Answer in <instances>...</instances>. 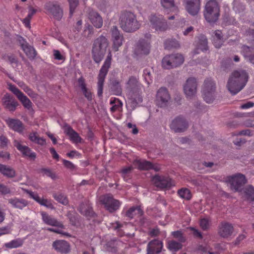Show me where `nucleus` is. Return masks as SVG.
<instances>
[{"label": "nucleus", "mask_w": 254, "mask_h": 254, "mask_svg": "<svg viewBox=\"0 0 254 254\" xmlns=\"http://www.w3.org/2000/svg\"><path fill=\"white\" fill-rule=\"evenodd\" d=\"M22 49L29 58L34 59L36 57V52L33 47L27 45L24 47Z\"/></svg>", "instance_id": "37998d69"}, {"label": "nucleus", "mask_w": 254, "mask_h": 254, "mask_svg": "<svg viewBox=\"0 0 254 254\" xmlns=\"http://www.w3.org/2000/svg\"><path fill=\"white\" fill-rule=\"evenodd\" d=\"M84 34L85 36L90 38L94 34V29L92 26L88 25L84 30Z\"/></svg>", "instance_id": "6e6d98bb"}, {"label": "nucleus", "mask_w": 254, "mask_h": 254, "mask_svg": "<svg viewBox=\"0 0 254 254\" xmlns=\"http://www.w3.org/2000/svg\"><path fill=\"white\" fill-rule=\"evenodd\" d=\"M220 9L218 3L215 0L207 1L205 5L204 16H219Z\"/></svg>", "instance_id": "ddd939ff"}, {"label": "nucleus", "mask_w": 254, "mask_h": 254, "mask_svg": "<svg viewBox=\"0 0 254 254\" xmlns=\"http://www.w3.org/2000/svg\"><path fill=\"white\" fill-rule=\"evenodd\" d=\"M10 192V189L3 184H0V193L6 194Z\"/></svg>", "instance_id": "bf43d9fd"}, {"label": "nucleus", "mask_w": 254, "mask_h": 254, "mask_svg": "<svg viewBox=\"0 0 254 254\" xmlns=\"http://www.w3.org/2000/svg\"><path fill=\"white\" fill-rule=\"evenodd\" d=\"M22 244L23 241L20 239H17L15 240H13L9 243H5L4 244V246L6 248L12 249L20 247L22 245Z\"/></svg>", "instance_id": "79ce46f5"}, {"label": "nucleus", "mask_w": 254, "mask_h": 254, "mask_svg": "<svg viewBox=\"0 0 254 254\" xmlns=\"http://www.w3.org/2000/svg\"><path fill=\"white\" fill-rule=\"evenodd\" d=\"M216 92V84L210 78H207L204 81L202 92Z\"/></svg>", "instance_id": "c9c22d12"}, {"label": "nucleus", "mask_w": 254, "mask_h": 254, "mask_svg": "<svg viewBox=\"0 0 254 254\" xmlns=\"http://www.w3.org/2000/svg\"><path fill=\"white\" fill-rule=\"evenodd\" d=\"M200 0H188L187 1L186 9L190 15L193 16L197 15L200 10Z\"/></svg>", "instance_id": "aec40b11"}, {"label": "nucleus", "mask_w": 254, "mask_h": 254, "mask_svg": "<svg viewBox=\"0 0 254 254\" xmlns=\"http://www.w3.org/2000/svg\"><path fill=\"white\" fill-rule=\"evenodd\" d=\"M143 214L142 210L139 206L132 207L129 208L126 212V215L130 218H132L133 216L136 214L141 215Z\"/></svg>", "instance_id": "58836bf2"}, {"label": "nucleus", "mask_w": 254, "mask_h": 254, "mask_svg": "<svg viewBox=\"0 0 254 254\" xmlns=\"http://www.w3.org/2000/svg\"><path fill=\"white\" fill-rule=\"evenodd\" d=\"M78 210L81 214L86 217H93L95 215V213L93 211L92 207L87 205L83 202L80 204Z\"/></svg>", "instance_id": "cd10ccee"}, {"label": "nucleus", "mask_w": 254, "mask_h": 254, "mask_svg": "<svg viewBox=\"0 0 254 254\" xmlns=\"http://www.w3.org/2000/svg\"><path fill=\"white\" fill-rule=\"evenodd\" d=\"M106 249L107 251L112 253H116L117 251V249L115 242H109L106 245Z\"/></svg>", "instance_id": "3c124183"}, {"label": "nucleus", "mask_w": 254, "mask_h": 254, "mask_svg": "<svg viewBox=\"0 0 254 254\" xmlns=\"http://www.w3.org/2000/svg\"><path fill=\"white\" fill-rule=\"evenodd\" d=\"M42 215L43 220L46 224L60 228L64 227L63 225L61 222L58 221L51 216L48 215L47 213L42 212Z\"/></svg>", "instance_id": "bb28decb"}, {"label": "nucleus", "mask_w": 254, "mask_h": 254, "mask_svg": "<svg viewBox=\"0 0 254 254\" xmlns=\"http://www.w3.org/2000/svg\"><path fill=\"white\" fill-rule=\"evenodd\" d=\"M110 89L116 95H120L122 92V89L120 82L116 80H113L110 84Z\"/></svg>", "instance_id": "f704fd0d"}, {"label": "nucleus", "mask_w": 254, "mask_h": 254, "mask_svg": "<svg viewBox=\"0 0 254 254\" xmlns=\"http://www.w3.org/2000/svg\"><path fill=\"white\" fill-rule=\"evenodd\" d=\"M2 102L4 108L10 112L14 111L16 107L19 105L13 97L8 93L5 94L2 97Z\"/></svg>", "instance_id": "4468645a"}, {"label": "nucleus", "mask_w": 254, "mask_h": 254, "mask_svg": "<svg viewBox=\"0 0 254 254\" xmlns=\"http://www.w3.org/2000/svg\"><path fill=\"white\" fill-rule=\"evenodd\" d=\"M10 233V227L9 226H5L0 228V236L8 234Z\"/></svg>", "instance_id": "052dcab7"}, {"label": "nucleus", "mask_w": 254, "mask_h": 254, "mask_svg": "<svg viewBox=\"0 0 254 254\" xmlns=\"http://www.w3.org/2000/svg\"><path fill=\"white\" fill-rule=\"evenodd\" d=\"M202 97L204 100L208 104L213 102L216 97V92H202Z\"/></svg>", "instance_id": "4c0bfd02"}, {"label": "nucleus", "mask_w": 254, "mask_h": 254, "mask_svg": "<svg viewBox=\"0 0 254 254\" xmlns=\"http://www.w3.org/2000/svg\"><path fill=\"white\" fill-rule=\"evenodd\" d=\"M8 202L14 207L20 209H22L28 204V202L25 199L17 198H10L8 199Z\"/></svg>", "instance_id": "c756f323"}, {"label": "nucleus", "mask_w": 254, "mask_h": 254, "mask_svg": "<svg viewBox=\"0 0 254 254\" xmlns=\"http://www.w3.org/2000/svg\"><path fill=\"white\" fill-rule=\"evenodd\" d=\"M184 90L188 98H191L193 97L197 91L196 79L194 77L189 78L184 86Z\"/></svg>", "instance_id": "1a4fd4ad"}, {"label": "nucleus", "mask_w": 254, "mask_h": 254, "mask_svg": "<svg viewBox=\"0 0 254 254\" xmlns=\"http://www.w3.org/2000/svg\"><path fill=\"white\" fill-rule=\"evenodd\" d=\"M161 3L166 8H170L175 6L174 0H161Z\"/></svg>", "instance_id": "603ef678"}, {"label": "nucleus", "mask_w": 254, "mask_h": 254, "mask_svg": "<svg viewBox=\"0 0 254 254\" xmlns=\"http://www.w3.org/2000/svg\"><path fill=\"white\" fill-rule=\"evenodd\" d=\"M206 20L210 25H213L218 20V17H205Z\"/></svg>", "instance_id": "69168bd1"}, {"label": "nucleus", "mask_w": 254, "mask_h": 254, "mask_svg": "<svg viewBox=\"0 0 254 254\" xmlns=\"http://www.w3.org/2000/svg\"><path fill=\"white\" fill-rule=\"evenodd\" d=\"M150 46L149 42L144 39L139 41L135 49V53L137 55H148L150 52Z\"/></svg>", "instance_id": "a211bd4d"}, {"label": "nucleus", "mask_w": 254, "mask_h": 254, "mask_svg": "<svg viewBox=\"0 0 254 254\" xmlns=\"http://www.w3.org/2000/svg\"><path fill=\"white\" fill-rule=\"evenodd\" d=\"M112 55L109 53L106 58L104 64L99 71L98 76V92L97 94L99 97H101L103 93V85L105 78L108 73V69L110 68L111 64Z\"/></svg>", "instance_id": "20e7f679"}, {"label": "nucleus", "mask_w": 254, "mask_h": 254, "mask_svg": "<svg viewBox=\"0 0 254 254\" xmlns=\"http://www.w3.org/2000/svg\"><path fill=\"white\" fill-rule=\"evenodd\" d=\"M53 197L56 200L64 205H66L68 203L67 197L62 193H54Z\"/></svg>", "instance_id": "de8ad7c7"}, {"label": "nucleus", "mask_w": 254, "mask_h": 254, "mask_svg": "<svg viewBox=\"0 0 254 254\" xmlns=\"http://www.w3.org/2000/svg\"><path fill=\"white\" fill-rule=\"evenodd\" d=\"M248 78L249 75L246 71L235 70L228 78L227 88L232 95H236L244 88Z\"/></svg>", "instance_id": "f257e3e1"}, {"label": "nucleus", "mask_w": 254, "mask_h": 254, "mask_svg": "<svg viewBox=\"0 0 254 254\" xmlns=\"http://www.w3.org/2000/svg\"><path fill=\"white\" fill-rule=\"evenodd\" d=\"M53 247L55 249L62 253H67L69 252L70 247L68 243L64 240H58L53 243Z\"/></svg>", "instance_id": "4be33fe9"}, {"label": "nucleus", "mask_w": 254, "mask_h": 254, "mask_svg": "<svg viewBox=\"0 0 254 254\" xmlns=\"http://www.w3.org/2000/svg\"><path fill=\"white\" fill-rule=\"evenodd\" d=\"M79 86L81 88V90L85 97L88 100L92 99V95L90 91H88L86 87V84L84 82V79L81 77L78 79Z\"/></svg>", "instance_id": "72a5a7b5"}, {"label": "nucleus", "mask_w": 254, "mask_h": 254, "mask_svg": "<svg viewBox=\"0 0 254 254\" xmlns=\"http://www.w3.org/2000/svg\"><path fill=\"white\" fill-rule=\"evenodd\" d=\"M46 7L49 13L53 16H61L63 14L62 9L57 4L49 2L47 3Z\"/></svg>", "instance_id": "b1692460"}, {"label": "nucleus", "mask_w": 254, "mask_h": 254, "mask_svg": "<svg viewBox=\"0 0 254 254\" xmlns=\"http://www.w3.org/2000/svg\"><path fill=\"white\" fill-rule=\"evenodd\" d=\"M232 63L230 58H227L221 62V69L225 71L229 70L232 66Z\"/></svg>", "instance_id": "a18cd8bd"}, {"label": "nucleus", "mask_w": 254, "mask_h": 254, "mask_svg": "<svg viewBox=\"0 0 254 254\" xmlns=\"http://www.w3.org/2000/svg\"><path fill=\"white\" fill-rule=\"evenodd\" d=\"M141 86L137 78L133 76H130L127 83L126 89L128 95L130 99L136 104L141 103L142 101Z\"/></svg>", "instance_id": "f03ea898"}, {"label": "nucleus", "mask_w": 254, "mask_h": 254, "mask_svg": "<svg viewBox=\"0 0 254 254\" xmlns=\"http://www.w3.org/2000/svg\"><path fill=\"white\" fill-rule=\"evenodd\" d=\"M0 172L8 178H12L15 176V171L13 168L1 164H0Z\"/></svg>", "instance_id": "7c9ffc66"}, {"label": "nucleus", "mask_w": 254, "mask_h": 254, "mask_svg": "<svg viewBox=\"0 0 254 254\" xmlns=\"http://www.w3.org/2000/svg\"><path fill=\"white\" fill-rule=\"evenodd\" d=\"M39 203L48 208H53L52 204L46 199L42 198Z\"/></svg>", "instance_id": "e2e57ef3"}, {"label": "nucleus", "mask_w": 254, "mask_h": 254, "mask_svg": "<svg viewBox=\"0 0 254 254\" xmlns=\"http://www.w3.org/2000/svg\"><path fill=\"white\" fill-rule=\"evenodd\" d=\"M152 182L156 187L160 188H170L172 186L171 179L156 175L153 177Z\"/></svg>", "instance_id": "dca6fc26"}, {"label": "nucleus", "mask_w": 254, "mask_h": 254, "mask_svg": "<svg viewBox=\"0 0 254 254\" xmlns=\"http://www.w3.org/2000/svg\"><path fill=\"white\" fill-rule=\"evenodd\" d=\"M9 127L18 132H22L24 129L22 123L19 120L9 119L7 121Z\"/></svg>", "instance_id": "c85d7f7f"}, {"label": "nucleus", "mask_w": 254, "mask_h": 254, "mask_svg": "<svg viewBox=\"0 0 254 254\" xmlns=\"http://www.w3.org/2000/svg\"><path fill=\"white\" fill-rule=\"evenodd\" d=\"M189 124L183 116H179L173 119L170 125L172 130L175 132H183L188 127Z\"/></svg>", "instance_id": "0eeeda50"}, {"label": "nucleus", "mask_w": 254, "mask_h": 254, "mask_svg": "<svg viewBox=\"0 0 254 254\" xmlns=\"http://www.w3.org/2000/svg\"><path fill=\"white\" fill-rule=\"evenodd\" d=\"M41 171L42 172H44V174L49 177H51L52 179H54L56 178V175L54 173H53L50 169H46V168H43L41 169Z\"/></svg>", "instance_id": "13d9d810"}, {"label": "nucleus", "mask_w": 254, "mask_h": 254, "mask_svg": "<svg viewBox=\"0 0 254 254\" xmlns=\"http://www.w3.org/2000/svg\"><path fill=\"white\" fill-rule=\"evenodd\" d=\"M69 4L70 15H72L73 12L78 4V0H68Z\"/></svg>", "instance_id": "864d4df0"}, {"label": "nucleus", "mask_w": 254, "mask_h": 254, "mask_svg": "<svg viewBox=\"0 0 254 254\" xmlns=\"http://www.w3.org/2000/svg\"><path fill=\"white\" fill-rule=\"evenodd\" d=\"M54 56L55 59L58 60H64V58L63 56H62L60 52L59 51L57 50H54Z\"/></svg>", "instance_id": "0e129e2a"}, {"label": "nucleus", "mask_w": 254, "mask_h": 254, "mask_svg": "<svg viewBox=\"0 0 254 254\" xmlns=\"http://www.w3.org/2000/svg\"><path fill=\"white\" fill-rule=\"evenodd\" d=\"M133 164L136 168L142 171H148L152 167V163L145 160H135Z\"/></svg>", "instance_id": "a878e982"}, {"label": "nucleus", "mask_w": 254, "mask_h": 254, "mask_svg": "<svg viewBox=\"0 0 254 254\" xmlns=\"http://www.w3.org/2000/svg\"><path fill=\"white\" fill-rule=\"evenodd\" d=\"M24 91L27 93V94L31 97L32 98H36L37 95L31 90V89H30L28 86H24L23 87Z\"/></svg>", "instance_id": "680f3d73"}, {"label": "nucleus", "mask_w": 254, "mask_h": 254, "mask_svg": "<svg viewBox=\"0 0 254 254\" xmlns=\"http://www.w3.org/2000/svg\"><path fill=\"white\" fill-rule=\"evenodd\" d=\"M90 22L96 28H101L103 25L102 17H90Z\"/></svg>", "instance_id": "49530a36"}, {"label": "nucleus", "mask_w": 254, "mask_h": 254, "mask_svg": "<svg viewBox=\"0 0 254 254\" xmlns=\"http://www.w3.org/2000/svg\"><path fill=\"white\" fill-rule=\"evenodd\" d=\"M184 62V58L181 54L177 53L166 56L162 59V67L165 69H171L181 65Z\"/></svg>", "instance_id": "7ed1b4c3"}, {"label": "nucleus", "mask_w": 254, "mask_h": 254, "mask_svg": "<svg viewBox=\"0 0 254 254\" xmlns=\"http://www.w3.org/2000/svg\"><path fill=\"white\" fill-rule=\"evenodd\" d=\"M163 244L161 241L154 240L150 241L147 246V254H156L161 252Z\"/></svg>", "instance_id": "6ab92c4d"}, {"label": "nucleus", "mask_w": 254, "mask_h": 254, "mask_svg": "<svg viewBox=\"0 0 254 254\" xmlns=\"http://www.w3.org/2000/svg\"><path fill=\"white\" fill-rule=\"evenodd\" d=\"M182 243L177 242L175 241H171L169 243L168 249L173 252H177L182 248Z\"/></svg>", "instance_id": "c03bdc74"}, {"label": "nucleus", "mask_w": 254, "mask_h": 254, "mask_svg": "<svg viewBox=\"0 0 254 254\" xmlns=\"http://www.w3.org/2000/svg\"><path fill=\"white\" fill-rule=\"evenodd\" d=\"M214 34L213 38V44L216 48H220L224 43L222 33L220 31L216 30Z\"/></svg>", "instance_id": "473e14b6"}, {"label": "nucleus", "mask_w": 254, "mask_h": 254, "mask_svg": "<svg viewBox=\"0 0 254 254\" xmlns=\"http://www.w3.org/2000/svg\"><path fill=\"white\" fill-rule=\"evenodd\" d=\"M111 32L113 41L114 49L115 51H118L119 47L122 45L124 40L123 35L120 33L116 26H114L111 28Z\"/></svg>", "instance_id": "f8f14e48"}, {"label": "nucleus", "mask_w": 254, "mask_h": 254, "mask_svg": "<svg viewBox=\"0 0 254 254\" xmlns=\"http://www.w3.org/2000/svg\"><path fill=\"white\" fill-rule=\"evenodd\" d=\"M244 193L248 200L254 201V187L252 186H249L244 189Z\"/></svg>", "instance_id": "ea45409f"}, {"label": "nucleus", "mask_w": 254, "mask_h": 254, "mask_svg": "<svg viewBox=\"0 0 254 254\" xmlns=\"http://www.w3.org/2000/svg\"><path fill=\"white\" fill-rule=\"evenodd\" d=\"M178 193L180 197L187 200L191 198L190 191L187 189H182L178 190Z\"/></svg>", "instance_id": "8fccbe9b"}, {"label": "nucleus", "mask_w": 254, "mask_h": 254, "mask_svg": "<svg viewBox=\"0 0 254 254\" xmlns=\"http://www.w3.org/2000/svg\"><path fill=\"white\" fill-rule=\"evenodd\" d=\"M108 46V42L107 38L103 36H101L95 40L92 48L106 51Z\"/></svg>", "instance_id": "5701e85b"}, {"label": "nucleus", "mask_w": 254, "mask_h": 254, "mask_svg": "<svg viewBox=\"0 0 254 254\" xmlns=\"http://www.w3.org/2000/svg\"><path fill=\"white\" fill-rule=\"evenodd\" d=\"M170 96L166 88L161 87L157 91L156 100L158 106L164 107L167 105Z\"/></svg>", "instance_id": "9b49d317"}, {"label": "nucleus", "mask_w": 254, "mask_h": 254, "mask_svg": "<svg viewBox=\"0 0 254 254\" xmlns=\"http://www.w3.org/2000/svg\"><path fill=\"white\" fill-rule=\"evenodd\" d=\"M197 46L198 48L201 51H207L208 50L207 39L205 35L201 34L199 36Z\"/></svg>", "instance_id": "e433bc0d"}, {"label": "nucleus", "mask_w": 254, "mask_h": 254, "mask_svg": "<svg viewBox=\"0 0 254 254\" xmlns=\"http://www.w3.org/2000/svg\"><path fill=\"white\" fill-rule=\"evenodd\" d=\"M121 28L127 32H132L139 29L140 24L136 17H120Z\"/></svg>", "instance_id": "39448f33"}, {"label": "nucleus", "mask_w": 254, "mask_h": 254, "mask_svg": "<svg viewBox=\"0 0 254 254\" xmlns=\"http://www.w3.org/2000/svg\"><path fill=\"white\" fill-rule=\"evenodd\" d=\"M234 232L233 225L228 222H221L219 226L218 234L222 238H227L231 236Z\"/></svg>", "instance_id": "2eb2a0df"}, {"label": "nucleus", "mask_w": 254, "mask_h": 254, "mask_svg": "<svg viewBox=\"0 0 254 254\" xmlns=\"http://www.w3.org/2000/svg\"><path fill=\"white\" fill-rule=\"evenodd\" d=\"M172 235L173 237L177 239L180 243H184L186 239L182 231L178 230L172 232Z\"/></svg>", "instance_id": "09e8293b"}, {"label": "nucleus", "mask_w": 254, "mask_h": 254, "mask_svg": "<svg viewBox=\"0 0 254 254\" xmlns=\"http://www.w3.org/2000/svg\"><path fill=\"white\" fill-rule=\"evenodd\" d=\"M106 51L92 48V56L94 62L99 64L104 57Z\"/></svg>", "instance_id": "2f4dec72"}, {"label": "nucleus", "mask_w": 254, "mask_h": 254, "mask_svg": "<svg viewBox=\"0 0 254 254\" xmlns=\"http://www.w3.org/2000/svg\"><path fill=\"white\" fill-rule=\"evenodd\" d=\"M227 181L230 184L231 189L235 192H242L244 190L243 187L247 183L245 176L242 174L228 177Z\"/></svg>", "instance_id": "423d86ee"}, {"label": "nucleus", "mask_w": 254, "mask_h": 254, "mask_svg": "<svg viewBox=\"0 0 254 254\" xmlns=\"http://www.w3.org/2000/svg\"><path fill=\"white\" fill-rule=\"evenodd\" d=\"M7 139L3 135L0 136V147H4L7 145Z\"/></svg>", "instance_id": "338daca9"}, {"label": "nucleus", "mask_w": 254, "mask_h": 254, "mask_svg": "<svg viewBox=\"0 0 254 254\" xmlns=\"http://www.w3.org/2000/svg\"><path fill=\"white\" fill-rule=\"evenodd\" d=\"M63 163L64 165L68 169L73 170L74 169V165L70 161L66 160H63Z\"/></svg>", "instance_id": "774afa93"}, {"label": "nucleus", "mask_w": 254, "mask_h": 254, "mask_svg": "<svg viewBox=\"0 0 254 254\" xmlns=\"http://www.w3.org/2000/svg\"><path fill=\"white\" fill-rule=\"evenodd\" d=\"M101 201L105 205L107 210L113 212L117 210L120 205L119 200L113 198V196L108 194L104 195L101 198Z\"/></svg>", "instance_id": "6e6552de"}, {"label": "nucleus", "mask_w": 254, "mask_h": 254, "mask_svg": "<svg viewBox=\"0 0 254 254\" xmlns=\"http://www.w3.org/2000/svg\"><path fill=\"white\" fill-rule=\"evenodd\" d=\"M64 132L69 136L70 139L73 142L78 143L81 142V137L69 126L66 125L64 126Z\"/></svg>", "instance_id": "393cba45"}, {"label": "nucleus", "mask_w": 254, "mask_h": 254, "mask_svg": "<svg viewBox=\"0 0 254 254\" xmlns=\"http://www.w3.org/2000/svg\"><path fill=\"white\" fill-rule=\"evenodd\" d=\"M164 46L166 49L170 50L177 48L180 47V45L176 39H168L165 42Z\"/></svg>", "instance_id": "a19ab883"}, {"label": "nucleus", "mask_w": 254, "mask_h": 254, "mask_svg": "<svg viewBox=\"0 0 254 254\" xmlns=\"http://www.w3.org/2000/svg\"><path fill=\"white\" fill-rule=\"evenodd\" d=\"M200 226L203 230H207L209 226L208 220L205 218L201 219Z\"/></svg>", "instance_id": "4d7b16f0"}, {"label": "nucleus", "mask_w": 254, "mask_h": 254, "mask_svg": "<svg viewBox=\"0 0 254 254\" xmlns=\"http://www.w3.org/2000/svg\"><path fill=\"white\" fill-rule=\"evenodd\" d=\"M253 49L252 48L246 45H243L242 47V50L244 54V56L247 60V57L246 56L251 55L252 54H253L252 51Z\"/></svg>", "instance_id": "5fc2aeb1"}, {"label": "nucleus", "mask_w": 254, "mask_h": 254, "mask_svg": "<svg viewBox=\"0 0 254 254\" xmlns=\"http://www.w3.org/2000/svg\"><path fill=\"white\" fill-rule=\"evenodd\" d=\"M8 85V89L16 96L23 106L28 109H30L32 106V103L30 100L15 85L11 84H9Z\"/></svg>", "instance_id": "9d476101"}, {"label": "nucleus", "mask_w": 254, "mask_h": 254, "mask_svg": "<svg viewBox=\"0 0 254 254\" xmlns=\"http://www.w3.org/2000/svg\"><path fill=\"white\" fill-rule=\"evenodd\" d=\"M14 146L21 151L24 155L28 156L30 159L34 160L36 158V154L35 152H32L28 147L22 145L16 140L14 141Z\"/></svg>", "instance_id": "412c9836"}, {"label": "nucleus", "mask_w": 254, "mask_h": 254, "mask_svg": "<svg viewBox=\"0 0 254 254\" xmlns=\"http://www.w3.org/2000/svg\"><path fill=\"white\" fill-rule=\"evenodd\" d=\"M150 21L152 27L156 30L164 31L168 27L166 20L162 17H151Z\"/></svg>", "instance_id": "f3484780"}]
</instances>
